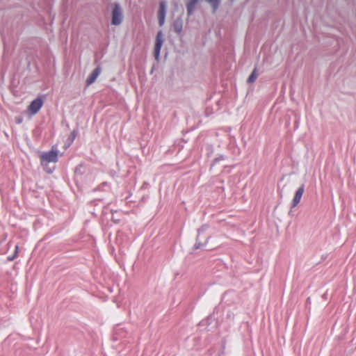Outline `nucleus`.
<instances>
[{"label": "nucleus", "mask_w": 356, "mask_h": 356, "mask_svg": "<svg viewBox=\"0 0 356 356\" xmlns=\"http://www.w3.org/2000/svg\"><path fill=\"white\" fill-rule=\"evenodd\" d=\"M43 105V101L41 97H38L33 100L28 107V111L30 115H35Z\"/></svg>", "instance_id": "f257e3e1"}, {"label": "nucleus", "mask_w": 356, "mask_h": 356, "mask_svg": "<svg viewBox=\"0 0 356 356\" xmlns=\"http://www.w3.org/2000/svg\"><path fill=\"white\" fill-rule=\"evenodd\" d=\"M40 159L42 161H45L47 163H55L58 161V152L52 149L49 152L42 154L40 156Z\"/></svg>", "instance_id": "f03ea898"}, {"label": "nucleus", "mask_w": 356, "mask_h": 356, "mask_svg": "<svg viewBox=\"0 0 356 356\" xmlns=\"http://www.w3.org/2000/svg\"><path fill=\"white\" fill-rule=\"evenodd\" d=\"M163 44V35L162 32L159 31L156 38V42L154 47V57L156 60L159 58L160 51Z\"/></svg>", "instance_id": "7ed1b4c3"}, {"label": "nucleus", "mask_w": 356, "mask_h": 356, "mask_svg": "<svg viewBox=\"0 0 356 356\" xmlns=\"http://www.w3.org/2000/svg\"><path fill=\"white\" fill-rule=\"evenodd\" d=\"M122 22V13L118 5H115L112 13V24L118 25Z\"/></svg>", "instance_id": "20e7f679"}, {"label": "nucleus", "mask_w": 356, "mask_h": 356, "mask_svg": "<svg viewBox=\"0 0 356 356\" xmlns=\"http://www.w3.org/2000/svg\"><path fill=\"white\" fill-rule=\"evenodd\" d=\"M304 192H305V188H304V185L302 184L298 188V189L296 192L295 195L292 200V202H291V207L292 208H294L298 206V204H299V202L302 198V196Z\"/></svg>", "instance_id": "39448f33"}, {"label": "nucleus", "mask_w": 356, "mask_h": 356, "mask_svg": "<svg viewBox=\"0 0 356 356\" xmlns=\"http://www.w3.org/2000/svg\"><path fill=\"white\" fill-rule=\"evenodd\" d=\"M166 5L165 3L162 1L160 3L159 10L158 13V18L159 25L162 26L165 21Z\"/></svg>", "instance_id": "423d86ee"}, {"label": "nucleus", "mask_w": 356, "mask_h": 356, "mask_svg": "<svg viewBox=\"0 0 356 356\" xmlns=\"http://www.w3.org/2000/svg\"><path fill=\"white\" fill-rule=\"evenodd\" d=\"M101 72L100 67L95 68L93 72L91 73V74L88 77L86 80V83L88 86L92 84L97 78V76L99 75Z\"/></svg>", "instance_id": "0eeeda50"}, {"label": "nucleus", "mask_w": 356, "mask_h": 356, "mask_svg": "<svg viewBox=\"0 0 356 356\" xmlns=\"http://www.w3.org/2000/svg\"><path fill=\"white\" fill-rule=\"evenodd\" d=\"M197 1L198 0H191L187 4V12L188 15L193 13Z\"/></svg>", "instance_id": "6e6552de"}, {"label": "nucleus", "mask_w": 356, "mask_h": 356, "mask_svg": "<svg viewBox=\"0 0 356 356\" xmlns=\"http://www.w3.org/2000/svg\"><path fill=\"white\" fill-rule=\"evenodd\" d=\"M258 76V73H257V68H254L252 71V72L251 73V74L250 75V76L248 77V82L249 83H252L255 81V80L257 79Z\"/></svg>", "instance_id": "1a4fd4ad"}, {"label": "nucleus", "mask_w": 356, "mask_h": 356, "mask_svg": "<svg viewBox=\"0 0 356 356\" xmlns=\"http://www.w3.org/2000/svg\"><path fill=\"white\" fill-rule=\"evenodd\" d=\"M207 1L212 6L213 12H216L219 5V0H207Z\"/></svg>", "instance_id": "9d476101"}, {"label": "nucleus", "mask_w": 356, "mask_h": 356, "mask_svg": "<svg viewBox=\"0 0 356 356\" xmlns=\"http://www.w3.org/2000/svg\"><path fill=\"white\" fill-rule=\"evenodd\" d=\"M19 246L17 245L15 246V253L14 255L12 257H9L10 260H13L15 258L17 257V253H18Z\"/></svg>", "instance_id": "9b49d317"}]
</instances>
